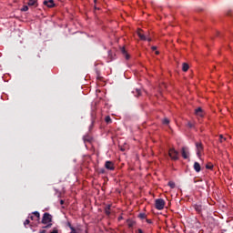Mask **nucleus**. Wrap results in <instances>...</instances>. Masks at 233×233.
<instances>
[{
    "label": "nucleus",
    "mask_w": 233,
    "mask_h": 233,
    "mask_svg": "<svg viewBox=\"0 0 233 233\" xmlns=\"http://www.w3.org/2000/svg\"><path fill=\"white\" fill-rule=\"evenodd\" d=\"M66 226L71 229V228H74V227L72 226V223L70 222H67L66 223Z\"/></svg>",
    "instance_id": "nucleus-29"
},
{
    "label": "nucleus",
    "mask_w": 233,
    "mask_h": 233,
    "mask_svg": "<svg viewBox=\"0 0 233 233\" xmlns=\"http://www.w3.org/2000/svg\"><path fill=\"white\" fill-rule=\"evenodd\" d=\"M162 86H164V88H167V85H165V84H164V85H162Z\"/></svg>",
    "instance_id": "nucleus-41"
},
{
    "label": "nucleus",
    "mask_w": 233,
    "mask_h": 233,
    "mask_svg": "<svg viewBox=\"0 0 233 233\" xmlns=\"http://www.w3.org/2000/svg\"><path fill=\"white\" fill-rule=\"evenodd\" d=\"M43 225H46L43 227V228H52V215L50 213H44L42 218Z\"/></svg>",
    "instance_id": "nucleus-1"
},
{
    "label": "nucleus",
    "mask_w": 233,
    "mask_h": 233,
    "mask_svg": "<svg viewBox=\"0 0 233 233\" xmlns=\"http://www.w3.org/2000/svg\"><path fill=\"white\" fill-rule=\"evenodd\" d=\"M27 5L28 6H35V8H37V6H39V4H37V0H29Z\"/></svg>",
    "instance_id": "nucleus-10"
},
{
    "label": "nucleus",
    "mask_w": 233,
    "mask_h": 233,
    "mask_svg": "<svg viewBox=\"0 0 233 233\" xmlns=\"http://www.w3.org/2000/svg\"><path fill=\"white\" fill-rule=\"evenodd\" d=\"M29 219H31L32 221H34L35 219V217H34V215H30L28 217Z\"/></svg>",
    "instance_id": "nucleus-30"
},
{
    "label": "nucleus",
    "mask_w": 233,
    "mask_h": 233,
    "mask_svg": "<svg viewBox=\"0 0 233 233\" xmlns=\"http://www.w3.org/2000/svg\"><path fill=\"white\" fill-rule=\"evenodd\" d=\"M138 233H143V229H141V228H138Z\"/></svg>",
    "instance_id": "nucleus-36"
},
{
    "label": "nucleus",
    "mask_w": 233,
    "mask_h": 233,
    "mask_svg": "<svg viewBox=\"0 0 233 233\" xmlns=\"http://www.w3.org/2000/svg\"><path fill=\"white\" fill-rule=\"evenodd\" d=\"M188 68H189L188 64L183 63V65H182L183 72H188Z\"/></svg>",
    "instance_id": "nucleus-15"
},
{
    "label": "nucleus",
    "mask_w": 233,
    "mask_h": 233,
    "mask_svg": "<svg viewBox=\"0 0 233 233\" xmlns=\"http://www.w3.org/2000/svg\"><path fill=\"white\" fill-rule=\"evenodd\" d=\"M187 127H188L189 128H194V124H192L191 122H188V123H187Z\"/></svg>",
    "instance_id": "nucleus-28"
},
{
    "label": "nucleus",
    "mask_w": 233,
    "mask_h": 233,
    "mask_svg": "<svg viewBox=\"0 0 233 233\" xmlns=\"http://www.w3.org/2000/svg\"><path fill=\"white\" fill-rule=\"evenodd\" d=\"M206 168H207L208 170H212V168H214V165H212V164H208V165L206 166Z\"/></svg>",
    "instance_id": "nucleus-23"
},
{
    "label": "nucleus",
    "mask_w": 233,
    "mask_h": 233,
    "mask_svg": "<svg viewBox=\"0 0 233 233\" xmlns=\"http://www.w3.org/2000/svg\"><path fill=\"white\" fill-rule=\"evenodd\" d=\"M155 208L157 210H163L165 208V200L163 198L156 199Z\"/></svg>",
    "instance_id": "nucleus-3"
},
{
    "label": "nucleus",
    "mask_w": 233,
    "mask_h": 233,
    "mask_svg": "<svg viewBox=\"0 0 233 233\" xmlns=\"http://www.w3.org/2000/svg\"><path fill=\"white\" fill-rule=\"evenodd\" d=\"M22 12H28V5H24L21 9Z\"/></svg>",
    "instance_id": "nucleus-24"
},
{
    "label": "nucleus",
    "mask_w": 233,
    "mask_h": 233,
    "mask_svg": "<svg viewBox=\"0 0 233 233\" xmlns=\"http://www.w3.org/2000/svg\"><path fill=\"white\" fill-rule=\"evenodd\" d=\"M137 218H139V219H147V214L140 213L138 214Z\"/></svg>",
    "instance_id": "nucleus-18"
},
{
    "label": "nucleus",
    "mask_w": 233,
    "mask_h": 233,
    "mask_svg": "<svg viewBox=\"0 0 233 233\" xmlns=\"http://www.w3.org/2000/svg\"><path fill=\"white\" fill-rule=\"evenodd\" d=\"M195 114L196 116H198V117H204L205 116V112L203 111V109L201 107H198L195 110Z\"/></svg>",
    "instance_id": "nucleus-8"
},
{
    "label": "nucleus",
    "mask_w": 233,
    "mask_h": 233,
    "mask_svg": "<svg viewBox=\"0 0 233 233\" xmlns=\"http://www.w3.org/2000/svg\"><path fill=\"white\" fill-rule=\"evenodd\" d=\"M33 216H35V218H36V221H39V219H41V215L39 214L38 211L33 212Z\"/></svg>",
    "instance_id": "nucleus-17"
},
{
    "label": "nucleus",
    "mask_w": 233,
    "mask_h": 233,
    "mask_svg": "<svg viewBox=\"0 0 233 233\" xmlns=\"http://www.w3.org/2000/svg\"><path fill=\"white\" fill-rule=\"evenodd\" d=\"M193 168L196 172H201V165L198 162H195Z\"/></svg>",
    "instance_id": "nucleus-11"
},
{
    "label": "nucleus",
    "mask_w": 233,
    "mask_h": 233,
    "mask_svg": "<svg viewBox=\"0 0 233 233\" xmlns=\"http://www.w3.org/2000/svg\"><path fill=\"white\" fill-rule=\"evenodd\" d=\"M195 209H196L197 212H198V214H200V212L202 210L201 206H199V205H196Z\"/></svg>",
    "instance_id": "nucleus-20"
},
{
    "label": "nucleus",
    "mask_w": 233,
    "mask_h": 233,
    "mask_svg": "<svg viewBox=\"0 0 233 233\" xmlns=\"http://www.w3.org/2000/svg\"><path fill=\"white\" fill-rule=\"evenodd\" d=\"M134 225H136V222H135V221H132V220H129V221H128V227H129V228H132V227H134Z\"/></svg>",
    "instance_id": "nucleus-22"
},
{
    "label": "nucleus",
    "mask_w": 233,
    "mask_h": 233,
    "mask_svg": "<svg viewBox=\"0 0 233 233\" xmlns=\"http://www.w3.org/2000/svg\"><path fill=\"white\" fill-rule=\"evenodd\" d=\"M100 174H105V169H100Z\"/></svg>",
    "instance_id": "nucleus-34"
},
{
    "label": "nucleus",
    "mask_w": 233,
    "mask_h": 233,
    "mask_svg": "<svg viewBox=\"0 0 233 233\" xmlns=\"http://www.w3.org/2000/svg\"><path fill=\"white\" fill-rule=\"evenodd\" d=\"M39 233H46V230L43 229Z\"/></svg>",
    "instance_id": "nucleus-37"
},
{
    "label": "nucleus",
    "mask_w": 233,
    "mask_h": 233,
    "mask_svg": "<svg viewBox=\"0 0 233 233\" xmlns=\"http://www.w3.org/2000/svg\"><path fill=\"white\" fill-rule=\"evenodd\" d=\"M168 123H170V120H168V118H164L163 125H168Z\"/></svg>",
    "instance_id": "nucleus-25"
},
{
    "label": "nucleus",
    "mask_w": 233,
    "mask_h": 233,
    "mask_svg": "<svg viewBox=\"0 0 233 233\" xmlns=\"http://www.w3.org/2000/svg\"><path fill=\"white\" fill-rule=\"evenodd\" d=\"M121 53L123 54V56H125V58L127 60L130 59V55H128V53H127V49L125 47L121 48Z\"/></svg>",
    "instance_id": "nucleus-12"
},
{
    "label": "nucleus",
    "mask_w": 233,
    "mask_h": 233,
    "mask_svg": "<svg viewBox=\"0 0 233 233\" xmlns=\"http://www.w3.org/2000/svg\"><path fill=\"white\" fill-rule=\"evenodd\" d=\"M112 206H110V205H107L106 208H105V214L106 215V216H110V208H111Z\"/></svg>",
    "instance_id": "nucleus-16"
},
{
    "label": "nucleus",
    "mask_w": 233,
    "mask_h": 233,
    "mask_svg": "<svg viewBox=\"0 0 233 233\" xmlns=\"http://www.w3.org/2000/svg\"><path fill=\"white\" fill-rule=\"evenodd\" d=\"M95 9H96V10H99V8H98L97 6H96V5H95Z\"/></svg>",
    "instance_id": "nucleus-40"
},
{
    "label": "nucleus",
    "mask_w": 233,
    "mask_h": 233,
    "mask_svg": "<svg viewBox=\"0 0 233 233\" xmlns=\"http://www.w3.org/2000/svg\"><path fill=\"white\" fill-rule=\"evenodd\" d=\"M151 48H152L153 51L157 50V46H152Z\"/></svg>",
    "instance_id": "nucleus-33"
},
{
    "label": "nucleus",
    "mask_w": 233,
    "mask_h": 233,
    "mask_svg": "<svg viewBox=\"0 0 233 233\" xmlns=\"http://www.w3.org/2000/svg\"><path fill=\"white\" fill-rule=\"evenodd\" d=\"M105 121L106 123H107V125H110V123H112V118L109 116H106Z\"/></svg>",
    "instance_id": "nucleus-19"
},
{
    "label": "nucleus",
    "mask_w": 233,
    "mask_h": 233,
    "mask_svg": "<svg viewBox=\"0 0 233 233\" xmlns=\"http://www.w3.org/2000/svg\"><path fill=\"white\" fill-rule=\"evenodd\" d=\"M156 55H157V56H159V51H156Z\"/></svg>",
    "instance_id": "nucleus-39"
},
{
    "label": "nucleus",
    "mask_w": 233,
    "mask_h": 233,
    "mask_svg": "<svg viewBox=\"0 0 233 233\" xmlns=\"http://www.w3.org/2000/svg\"><path fill=\"white\" fill-rule=\"evenodd\" d=\"M96 3H97V0H95V5H96Z\"/></svg>",
    "instance_id": "nucleus-42"
},
{
    "label": "nucleus",
    "mask_w": 233,
    "mask_h": 233,
    "mask_svg": "<svg viewBox=\"0 0 233 233\" xmlns=\"http://www.w3.org/2000/svg\"><path fill=\"white\" fill-rule=\"evenodd\" d=\"M137 35L141 41H147V35H143V30L139 29L137 31Z\"/></svg>",
    "instance_id": "nucleus-9"
},
{
    "label": "nucleus",
    "mask_w": 233,
    "mask_h": 233,
    "mask_svg": "<svg viewBox=\"0 0 233 233\" xmlns=\"http://www.w3.org/2000/svg\"><path fill=\"white\" fill-rule=\"evenodd\" d=\"M60 205H65V200H60Z\"/></svg>",
    "instance_id": "nucleus-35"
},
{
    "label": "nucleus",
    "mask_w": 233,
    "mask_h": 233,
    "mask_svg": "<svg viewBox=\"0 0 233 233\" xmlns=\"http://www.w3.org/2000/svg\"><path fill=\"white\" fill-rule=\"evenodd\" d=\"M83 139L84 143H90L92 141V137L90 136H85Z\"/></svg>",
    "instance_id": "nucleus-14"
},
{
    "label": "nucleus",
    "mask_w": 233,
    "mask_h": 233,
    "mask_svg": "<svg viewBox=\"0 0 233 233\" xmlns=\"http://www.w3.org/2000/svg\"><path fill=\"white\" fill-rule=\"evenodd\" d=\"M147 41L150 42V41H152V38H147Z\"/></svg>",
    "instance_id": "nucleus-38"
},
{
    "label": "nucleus",
    "mask_w": 233,
    "mask_h": 233,
    "mask_svg": "<svg viewBox=\"0 0 233 233\" xmlns=\"http://www.w3.org/2000/svg\"><path fill=\"white\" fill-rule=\"evenodd\" d=\"M133 94H134L135 97H139V96H141V90L140 89H135L133 91Z\"/></svg>",
    "instance_id": "nucleus-13"
},
{
    "label": "nucleus",
    "mask_w": 233,
    "mask_h": 233,
    "mask_svg": "<svg viewBox=\"0 0 233 233\" xmlns=\"http://www.w3.org/2000/svg\"><path fill=\"white\" fill-rule=\"evenodd\" d=\"M181 154L184 159H188V147H182Z\"/></svg>",
    "instance_id": "nucleus-7"
},
{
    "label": "nucleus",
    "mask_w": 233,
    "mask_h": 233,
    "mask_svg": "<svg viewBox=\"0 0 233 233\" xmlns=\"http://www.w3.org/2000/svg\"><path fill=\"white\" fill-rule=\"evenodd\" d=\"M26 225H30V219H25L24 226L26 227Z\"/></svg>",
    "instance_id": "nucleus-27"
},
{
    "label": "nucleus",
    "mask_w": 233,
    "mask_h": 233,
    "mask_svg": "<svg viewBox=\"0 0 233 233\" xmlns=\"http://www.w3.org/2000/svg\"><path fill=\"white\" fill-rule=\"evenodd\" d=\"M105 168H106V170H116V166L114 165V162L107 160L105 163Z\"/></svg>",
    "instance_id": "nucleus-5"
},
{
    "label": "nucleus",
    "mask_w": 233,
    "mask_h": 233,
    "mask_svg": "<svg viewBox=\"0 0 233 233\" xmlns=\"http://www.w3.org/2000/svg\"><path fill=\"white\" fill-rule=\"evenodd\" d=\"M195 147L197 148V156L198 157H201V152L203 151V143L196 142Z\"/></svg>",
    "instance_id": "nucleus-4"
},
{
    "label": "nucleus",
    "mask_w": 233,
    "mask_h": 233,
    "mask_svg": "<svg viewBox=\"0 0 233 233\" xmlns=\"http://www.w3.org/2000/svg\"><path fill=\"white\" fill-rule=\"evenodd\" d=\"M146 221H147V223H148L149 225H152V219L147 218Z\"/></svg>",
    "instance_id": "nucleus-31"
},
{
    "label": "nucleus",
    "mask_w": 233,
    "mask_h": 233,
    "mask_svg": "<svg viewBox=\"0 0 233 233\" xmlns=\"http://www.w3.org/2000/svg\"><path fill=\"white\" fill-rule=\"evenodd\" d=\"M168 156L173 161H177V159H179V152L175 148H170L168 150Z\"/></svg>",
    "instance_id": "nucleus-2"
},
{
    "label": "nucleus",
    "mask_w": 233,
    "mask_h": 233,
    "mask_svg": "<svg viewBox=\"0 0 233 233\" xmlns=\"http://www.w3.org/2000/svg\"><path fill=\"white\" fill-rule=\"evenodd\" d=\"M219 137H220V143H223V139L224 141H227V138L223 137V135H219Z\"/></svg>",
    "instance_id": "nucleus-26"
},
{
    "label": "nucleus",
    "mask_w": 233,
    "mask_h": 233,
    "mask_svg": "<svg viewBox=\"0 0 233 233\" xmlns=\"http://www.w3.org/2000/svg\"><path fill=\"white\" fill-rule=\"evenodd\" d=\"M43 4L47 6V8H54L56 6L54 0H45Z\"/></svg>",
    "instance_id": "nucleus-6"
},
{
    "label": "nucleus",
    "mask_w": 233,
    "mask_h": 233,
    "mask_svg": "<svg viewBox=\"0 0 233 233\" xmlns=\"http://www.w3.org/2000/svg\"><path fill=\"white\" fill-rule=\"evenodd\" d=\"M168 187H170V188H176V183H174L173 181L168 182Z\"/></svg>",
    "instance_id": "nucleus-21"
},
{
    "label": "nucleus",
    "mask_w": 233,
    "mask_h": 233,
    "mask_svg": "<svg viewBox=\"0 0 233 233\" xmlns=\"http://www.w3.org/2000/svg\"><path fill=\"white\" fill-rule=\"evenodd\" d=\"M50 233H59V231L57 230V228H55Z\"/></svg>",
    "instance_id": "nucleus-32"
}]
</instances>
